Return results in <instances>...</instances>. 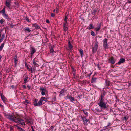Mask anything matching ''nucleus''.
<instances>
[{"label":"nucleus","instance_id":"obj_37","mask_svg":"<svg viewBox=\"0 0 131 131\" xmlns=\"http://www.w3.org/2000/svg\"><path fill=\"white\" fill-rule=\"evenodd\" d=\"M91 34L92 36H94L95 35V33L93 31H91Z\"/></svg>","mask_w":131,"mask_h":131},{"label":"nucleus","instance_id":"obj_5","mask_svg":"<svg viewBox=\"0 0 131 131\" xmlns=\"http://www.w3.org/2000/svg\"><path fill=\"white\" fill-rule=\"evenodd\" d=\"M81 117L82 120L84 124L85 125H87L88 124L87 122H88V121L86 118L85 117L82 115L81 116Z\"/></svg>","mask_w":131,"mask_h":131},{"label":"nucleus","instance_id":"obj_52","mask_svg":"<svg viewBox=\"0 0 131 131\" xmlns=\"http://www.w3.org/2000/svg\"><path fill=\"white\" fill-rule=\"evenodd\" d=\"M27 69L28 70H30V69L29 68L28 66L27 67Z\"/></svg>","mask_w":131,"mask_h":131},{"label":"nucleus","instance_id":"obj_42","mask_svg":"<svg viewBox=\"0 0 131 131\" xmlns=\"http://www.w3.org/2000/svg\"><path fill=\"white\" fill-rule=\"evenodd\" d=\"M16 126L18 128V129H21V127H19V126H18V125H16Z\"/></svg>","mask_w":131,"mask_h":131},{"label":"nucleus","instance_id":"obj_14","mask_svg":"<svg viewBox=\"0 0 131 131\" xmlns=\"http://www.w3.org/2000/svg\"><path fill=\"white\" fill-rule=\"evenodd\" d=\"M109 60L111 64H114L115 63V61L112 57L110 58Z\"/></svg>","mask_w":131,"mask_h":131},{"label":"nucleus","instance_id":"obj_13","mask_svg":"<svg viewBox=\"0 0 131 131\" xmlns=\"http://www.w3.org/2000/svg\"><path fill=\"white\" fill-rule=\"evenodd\" d=\"M32 26L35 27L36 29H40V26L36 24H33Z\"/></svg>","mask_w":131,"mask_h":131},{"label":"nucleus","instance_id":"obj_2","mask_svg":"<svg viewBox=\"0 0 131 131\" xmlns=\"http://www.w3.org/2000/svg\"><path fill=\"white\" fill-rule=\"evenodd\" d=\"M99 106L102 109H105L107 108V106L106 103L104 102V101H100L99 102Z\"/></svg>","mask_w":131,"mask_h":131},{"label":"nucleus","instance_id":"obj_24","mask_svg":"<svg viewBox=\"0 0 131 131\" xmlns=\"http://www.w3.org/2000/svg\"><path fill=\"white\" fill-rule=\"evenodd\" d=\"M4 45V43H3L1 44V45L0 46V51H1L2 50Z\"/></svg>","mask_w":131,"mask_h":131},{"label":"nucleus","instance_id":"obj_47","mask_svg":"<svg viewBox=\"0 0 131 131\" xmlns=\"http://www.w3.org/2000/svg\"><path fill=\"white\" fill-rule=\"evenodd\" d=\"M4 30V28L2 29H0V33H1V32H2V31Z\"/></svg>","mask_w":131,"mask_h":131},{"label":"nucleus","instance_id":"obj_16","mask_svg":"<svg viewBox=\"0 0 131 131\" xmlns=\"http://www.w3.org/2000/svg\"><path fill=\"white\" fill-rule=\"evenodd\" d=\"M125 61V60L123 58H122L120 59L119 61L118 62V64H120L121 63H123Z\"/></svg>","mask_w":131,"mask_h":131},{"label":"nucleus","instance_id":"obj_54","mask_svg":"<svg viewBox=\"0 0 131 131\" xmlns=\"http://www.w3.org/2000/svg\"><path fill=\"white\" fill-rule=\"evenodd\" d=\"M27 87L29 89H30L31 88V86H29L28 85L27 86Z\"/></svg>","mask_w":131,"mask_h":131},{"label":"nucleus","instance_id":"obj_17","mask_svg":"<svg viewBox=\"0 0 131 131\" xmlns=\"http://www.w3.org/2000/svg\"><path fill=\"white\" fill-rule=\"evenodd\" d=\"M54 46H52L50 48V51L51 53H53L54 51L53 49Z\"/></svg>","mask_w":131,"mask_h":131},{"label":"nucleus","instance_id":"obj_59","mask_svg":"<svg viewBox=\"0 0 131 131\" xmlns=\"http://www.w3.org/2000/svg\"><path fill=\"white\" fill-rule=\"evenodd\" d=\"M46 99V98H45V99H43V101H46V100H45V99Z\"/></svg>","mask_w":131,"mask_h":131},{"label":"nucleus","instance_id":"obj_40","mask_svg":"<svg viewBox=\"0 0 131 131\" xmlns=\"http://www.w3.org/2000/svg\"><path fill=\"white\" fill-rule=\"evenodd\" d=\"M25 19L26 21H28V22L29 21V19L27 17H26L25 18Z\"/></svg>","mask_w":131,"mask_h":131},{"label":"nucleus","instance_id":"obj_4","mask_svg":"<svg viewBox=\"0 0 131 131\" xmlns=\"http://www.w3.org/2000/svg\"><path fill=\"white\" fill-rule=\"evenodd\" d=\"M15 122L16 123H19L22 125L25 124V123L23 120L20 118H16Z\"/></svg>","mask_w":131,"mask_h":131},{"label":"nucleus","instance_id":"obj_22","mask_svg":"<svg viewBox=\"0 0 131 131\" xmlns=\"http://www.w3.org/2000/svg\"><path fill=\"white\" fill-rule=\"evenodd\" d=\"M3 17L5 18L6 19H8L9 18L8 17L6 13H5L2 15Z\"/></svg>","mask_w":131,"mask_h":131},{"label":"nucleus","instance_id":"obj_57","mask_svg":"<svg viewBox=\"0 0 131 131\" xmlns=\"http://www.w3.org/2000/svg\"><path fill=\"white\" fill-rule=\"evenodd\" d=\"M20 130L21 131H22L23 129L22 128H21V129H20Z\"/></svg>","mask_w":131,"mask_h":131},{"label":"nucleus","instance_id":"obj_28","mask_svg":"<svg viewBox=\"0 0 131 131\" xmlns=\"http://www.w3.org/2000/svg\"><path fill=\"white\" fill-rule=\"evenodd\" d=\"M68 43L69 48H70V49H71L72 48V46L70 42L69 41Z\"/></svg>","mask_w":131,"mask_h":131},{"label":"nucleus","instance_id":"obj_21","mask_svg":"<svg viewBox=\"0 0 131 131\" xmlns=\"http://www.w3.org/2000/svg\"><path fill=\"white\" fill-rule=\"evenodd\" d=\"M5 6L3 8V9H2V10L1 11H0V12L1 13H2V15H3V14L5 13Z\"/></svg>","mask_w":131,"mask_h":131},{"label":"nucleus","instance_id":"obj_58","mask_svg":"<svg viewBox=\"0 0 131 131\" xmlns=\"http://www.w3.org/2000/svg\"><path fill=\"white\" fill-rule=\"evenodd\" d=\"M2 57L1 55H0V61H1V59L2 58Z\"/></svg>","mask_w":131,"mask_h":131},{"label":"nucleus","instance_id":"obj_7","mask_svg":"<svg viewBox=\"0 0 131 131\" xmlns=\"http://www.w3.org/2000/svg\"><path fill=\"white\" fill-rule=\"evenodd\" d=\"M93 111L96 114H98V105H94L93 108Z\"/></svg>","mask_w":131,"mask_h":131},{"label":"nucleus","instance_id":"obj_49","mask_svg":"<svg viewBox=\"0 0 131 131\" xmlns=\"http://www.w3.org/2000/svg\"><path fill=\"white\" fill-rule=\"evenodd\" d=\"M46 22L47 23H49V21L47 19L46 20Z\"/></svg>","mask_w":131,"mask_h":131},{"label":"nucleus","instance_id":"obj_30","mask_svg":"<svg viewBox=\"0 0 131 131\" xmlns=\"http://www.w3.org/2000/svg\"><path fill=\"white\" fill-rule=\"evenodd\" d=\"M29 102H30L28 100H26L25 101L24 104L26 105H27V104H28Z\"/></svg>","mask_w":131,"mask_h":131},{"label":"nucleus","instance_id":"obj_25","mask_svg":"<svg viewBox=\"0 0 131 131\" xmlns=\"http://www.w3.org/2000/svg\"><path fill=\"white\" fill-rule=\"evenodd\" d=\"M24 29L25 30H26L29 32H30L31 31V30L29 28H28L27 27H25L24 28Z\"/></svg>","mask_w":131,"mask_h":131},{"label":"nucleus","instance_id":"obj_10","mask_svg":"<svg viewBox=\"0 0 131 131\" xmlns=\"http://www.w3.org/2000/svg\"><path fill=\"white\" fill-rule=\"evenodd\" d=\"M69 99L71 102H73L75 101V99L74 98L70 95H67L66 97V99Z\"/></svg>","mask_w":131,"mask_h":131},{"label":"nucleus","instance_id":"obj_41","mask_svg":"<svg viewBox=\"0 0 131 131\" xmlns=\"http://www.w3.org/2000/svg\"><path fill=\"white\" fill-rule=\"evenodd\" d=\"M4 21V20H3V19H1L0 20V23L2 24L3 23Z\"/></svg>","mask_w":131,"mask_h":131},{"label":"nucleus","instance_id":"obj_44","mask_svg":"<svg viewBox=\"0 0 131 131\" xmlns=\"http://www.w3.org/2000/svg\"><path fill=\"white\" fill-rule=\"evenodd\" d=\"M67 25L66 24V23H64L63 25V27H67Z\"/></svg>","mask_w":131,"mask_h":131},{"label":"nucleus","instance_id":"obj_31","mask_svg":"<svg viewBox=\"0 0 131 131\" xmlns=\"http://www.w3.org/2000/svg\"><path fill=\"white\" fill-rule=\"evenodd\" d=\"M30 67V70L31 71V72L32 73H33V72H34V69H33L31 67Z\"/></svg>","mask_w":131,"mask_h":131},{"label":"nucleus","instance_id":"obj_36","mask_svg":"<svg viewBox=\"0 0 131 131\" xmlns=\"http://www.w3.org/2000/svg\"><path fill=\"white\" fill-rule=\"evenodd\" d=\"M83 112L86 115H88V113L86 112V111L84 110H83Z\"/></svg>","mask_w":131,"mask_h":131},{"label":"nucleus","instance_id":"obj_15","mask_svg":"<svg viewBox=\"0 0 131 131\" xmlns=\"http://www.w3.org/2000/svg\"><path fill=\"white\" fill-rule=\"evenodd\" d=\"M38 100L36 99H35L33 100V102L34 104V105L35 106H38Z\"/></svg>","mask_w":131,"mask_h":131},{"label":"nucleus","instance_id":"obj_60","mask_svg":"<svg viewBox=\"0 0 131 131\" xmlns=\"http://www.w3.org/2000/svg\"><path fill=\"white\" fill-rule=\"evenodd\" d=\"M11 87L12 88H14V86L13 85H12L11 86Z\"/></svg>","mask_w":131,"mask_h":131},{"label":"nucleus","instance_id":"obj_34","mask_svg":"<svg viewBox=\"0 0 131 131\" xmlns=\"http://www.w3.org/2000/svg\"><path fill=\"white\" fill-rule=\"evenodd\" d=\"M63 29L65 32L68 29V27H63Z\"/></svg>","mask_w":131,"mask_h":131},{"label":"nucleus","instance_id":"obj_6","mask_svg":"<svg viewBox=\"0 0 131 131\" xmlns=\"http://www.w3.org/2000/svg\"><path fill=\"white\" fill-rule=\"evenodd\" d=\"M11 3V0H7L6 1L5 5L7 7L10 9Z\"/></svg>","mask_w":131,"mask_h":131},{"label":"nucleus","instance_id":"obj_18","mask_svg":"<svg viewBox=\"0 0 131 131\" xmlns=\"http://www.w3.org/2000/svg\"><path fill=\"white\" fill-rule=\"evenodd\" d=\"M5 34H3L2 35V37L0 39V43L1 42H2L3 41V40H4L5 38Z\"/></svg>","mask_w":131,"mask_h":131},{"label":"nucleus","instance_id":"obj_61","mask_svg":"<svg viewBox=\"0 0 131 131\" xmlns=\"http://www.w3.org/2000/svg\"><path fill=\"white\" fill-rule=\"evenodd\" d=\"M98 31V28H97L96 29V31Z\"/></svg>","mask_w":131,"mask_h":131},{"label":"nucleus","instance_id":"obj_32","mask_svg":"<svg viewBox=\"0 0 131 131\" xmlns=\"http://www.w3.org/2000/svg\"><path fill=\"white\" fill-rule=\"evenodd\" d=\"M40 90L42 91H46V89L41 87H40Z\"/></svg>","mask_w":131,"mask_h":131},{"label":"nucleus","instance_id":"obj_3","mask_svg":"<svg viewBox=\"0 0 131 131\" xmlns=\"http://www.w3.org/2000/svg\"><path fill=\"white\" fill-rule=\"evenodd\" d=\"M94 46V47L92 49V52L93 53L96 52L97 50L98 47V43L97 42L95 43Z\"/></svg>","mask_w":131,"mask_h":131},{"label":"nucleus","instance_id":"obj_12","mask_svg":"<svg viewBox=\"0 0 131 131\" xmlns=\"http://www.w3.org/2000/svg\"><path fill=\"white\" fill-rule=\"evenodd\" d=\"M105 96V94L104 93H102L101 94L100 98V101H104V98Z\"/></svg>","mask_w":131,"mask_h":131},{"label":"nucleus","instance_id":"obj_46","mask_svg":"<svg viewBox=\"0 0 131 131\" xmlns=\"http://www.w3.org/2000/svg\"><path fill=\"white\" fill-rule=\"evenodd\" d=\"M56 11L57 12V13L59 11V9L58 8H56Z\"/></svg>","mask_w":131,"mask_h":131},{"label":"nucleus","instance_id":"obj_48","mask_svg":"<svg viewBox=\"0 0 131 131\" xmlns=\"http://www.w3.org/2000/svg\"><path fill=\"white\" fill-rule=\"evenodd\" d=\"M10 25L12 28H13L14 26V25H13L12 23L10 24Z\"/></svg>","mask_w":131,"mask_h":131},{"label":"nucleus","instance_id":"obj_53","mask_svg":"<svg viewBox=\"0 0 131 131\" xmlns=\"http://www.w3.org/2000/svg\"><path fill=\"white\" fill-rule=\"evenodd\" d=\"M0 107H3V105L0 104Z\"/></svg>","mask_w":131,"mask_h":131},{"label":"nucleus","instance_id":"obj_29","mask_svg":"<svg viewBox=\"0 0 131 131\" xmlns=\"http://www.w3.org/2000/svg\"><path fill=\"white\" fill-rule=\"evenodd\" d=\"M1 97L2 99V100L4 102V101H5V98L4 97V96H2L1 94Z\"/></svg>","mask_w":131,"mask_h":131},{"label":"nucleus","instance_id":"obj_63","mask_svg":"<svg viewBox=\"0 0 131 131\" xmlns=\"http://www.w3.org/2000/svg\"><path fill=\"white\" fill-rule=\"evenodd\" d=\"M31 128H32V130H34L33 127V126L31 127Z\"/></svg>","mask_w":131,"mask_h":131},{"label":"nucleus","instance_id":"obj_62","mask_svg":"<svg viewBox=\"0 0 131 131\" xmlns=\"http://www.w3.org/2000/svg\"><path fill=\"white\" fill-rule=\"evenodd\" d=\"M64 23H66V24L67 25V21H65V22Z\"/></svg>","mask_w":131,"mask_h":131},{"label":"nucleus","instance_id":"obj_51","mask_svg":"<svg viewBox=\"0 0 131 131\" xmlns=\"http://www.w3.org/2000/svg\"><path fill=\"white\" fill-rule=\"evenodd\" d=\"M54 128V127H53V126H51L50 127V128L51 129H52L53 130V129Z\"/></svg>","mask_w":131,"mask_h":131},{"label":"nucleus","instance_id":"obj_33","mask_svg":"<svg viewBox=\"0 0 131 131\" xmlns=\"http://www.w3.org/2000/svg\"><path fill=\"white\" fill-rule=\"evenodd\" d=\"M64 93V91L62 90L60 91V94H62Z\"/></svg>","mask_w":131,"mask_h":131},{"label":"nucleus","instance_id":"obj_45","mask_svg":"<svg viewBox=\"0 0 131 131\" xmlns=\"http://www.w3.org/2000/svg\"><path fill=\"white\" fill-rule=\"evenodd\" d=\"M33 63L35 65H36L37 64L36 63V62L34 61V60H33Z\"/></svg>","mask_w":131,"mask_h":131},{"label":"nucleus","instance_id":"obj_43","mask_svg":"<svg viewBox=\"0 0 131 131\" xmlns=\"http://www.w3.org/2000/svg\"><path fill=\"white\" fill-rule=\"evenodd\" d=\"M67 16H65V18L64 19V21H67Z\"/></svg>","mask_w":131,"mask_h":131},{"label":"nucleus","instance_id":"obj_26","mask_svg":"<svg viewBox=\"0 0 131 131\" xmlns=\"http://www.w3.org/2000/svg\"><path fill=\"white\" fill-rule=\"evenodd\" d=\"M97 79V78H93L92 79L91 83H93L95 82L96 80Z\"/></svg>","mask_w":131,"mask_h":131},{"label":"nucleus","instance_id":"obj_39","mask_svg":"<svg viewBox=\"0 0 131 131\" xmlns=\"http://www.w3.org/2000/svg\"><path fill=\"white\" fill-rule=\"evenodd\" d=\"M46 91H42L41 93V94L43 95H45V92H46Z\"/></svg>","mask_w":131,"mask_h":131},{"label":"nucleus","instance_id":"obj_55","mask_svg":"<svg viewBox=\"0 0 131 131\" xmlns=\"http://www.w3.org/2000/svg\"><path fill=\"white\" fill-rule=\"evenodd\" d=\"M124 119L126 120H127V118L126 117H124Z\"/></svg>","mask_w":131,"mask_h":131},{"label":"nucleus","instance_id":"obj_20","mask_svg":"<svg viewBox=\"0 0 131 131\" xmlns=\"http://www.w3.org/2000/svg\"><path fill=\"white\" fill-rule=\"evenodd\" d=\"M17 56L16 55L15 58H14V62L16 65L17 63L18 62V60L17 59Z\"/></svg>","mask_w":131,"mask_h":131},{"label":"nucleus","instance_id":"obj_11","mask_svg":"<svg viewBox=\"0 0 131 131\" xmlns=\"http://www.w3.org/2000/svg\"><path fill=\"white\" fill-rule=\"evenodd\" d=\"M36 51L35 49L33 47H31L30 49V54L31 56H32Z\"/></svg>","mask_w":131,"mask_h":131},{"label":"nucleus","instance_id":"obj_38","mask_svg":"<svg viewBox=\"0 0 131 131\" xmlns=\"http://www.w3.org/2000/svg\"><path fill=\"white\" fill-rule=\"evenodd\" d=\"M13 127L11 126L10 128V131H13Z\"/></svg>","mask_w":131,"mask_h":131},{"label":"nucleus","instance_id":"obj_35","mask_svg":"<svg viewBox=\"0 0 131 131\" xmlns=\"http://www.w3.org/2000/svg\"><path fill=\"white\" fill-rule=\"evenodd\" d=\"M51 16L52 17H54L55 16V14L54 13H51Z\"/></svg>","mask_w":131,"mask_h":131},{"label":"nucleus","instance_id":"obj_1","mask_svg":"<svg viewBox=\"0 0 131 131\" xmlns=\"http://www.w3.org/2000/svg\"><path fill=\"white\" fill-rule=\"evenodd\" d=\"M4 115L6 118L9 119L10 121L15 122L16 117L15 116L13 113L10 114L4 113Z\"/></svg>","mask_w":131,"mask_h":131},{"label":"nucleus","instance_id":"obj_23","mask_svg":"<svg viewBox=\"0 0 131 131\" xmlns=\"http://www.w3.org/2000/svg\"><path fill=\"white\" fill-rule=\"evenodd\" d=\"M94 27L92 24H90L89 25V27L87 28L89 29H90L93 28Z\"/></svg>","mask_w":131,"mask_h":131},{"label":"nucleus","instance_id":"obj_9","mask_svg":"<svg viewBox=\"0 0 131 131\" xmlns=\"http://www.w3.org/2000/svg\"><path fill=\"white\" fill-rule=\"evenodd\" d=\"M43 99H45V97H42L41 98L39 101L38 103V106L39 105L40 106L42 105V104L43 101Z\"/></svg>","mask_w":131,"mask_h":131},{"label":"nucleus","instance_id":"obj_8","mask_svg":"<svg viewBox=\"0 0 131 131\" xmlns=\"http://www.w3.org/2000/svg\"><path fill=\"white\" fill-rule=\"evenodd\" d=\"M103 46L106 49L108 48V46L107 44V40L106 38L104 39L103 40Z\"/></svg>","mask_w":131,"mask_h":131},{"label":"nucleus","instance_id":"obj_19","mask_svg":"<svg viewBox=\"0 0 131 131\" xmlns=\"http://www.w3.org/2000/svg\"><path fill=\"white\" fill-rule=\"evenodd\" d=\"M79 52L80 54L81 57H82L84 55L83 50L82 49H81L79 50Z\"/></svg>","mask_w":131,"mask_h":131},{"label":"nucleus","instance_id":"obj_50","mask_svg":"<svg viewBox=\"0 0 131 131\" xmlns=\"http://www.w3.org/2000/svg\"><path fill=\"white\" fill-rule=\"evenodd\" d=\"M23 88H24L25 89L26 88V86L25 85H23L22 86Z\"/></svg>","mask_w":131,"mask_h":131},{"label":"nucleus","instance_id":"obj_64","mask_svg":"<svg viewBox=\"0 0 131 131\" xmlns=\"http://www.w3.org/2000/svg\"><path fill=\"white\" fill-rule=\"evenodd\" d=\"M129 85L131 86V83H129Z\"/></svg>","mask_w":131,"mask_h":131},{"label":"nucleus","instance_id":"obj_56","mask_svg":"<svg viewBox=\"0 0 131 131\" xmlns=\"http://www.w3.org/2000/svg\"><path fill=\"white\" fill-rule=\"evenodd\" d=\"M1 75H0V81L1 80Z\"/></svg>","mask_w":131,"mask_h":131},{"label":"nucleus","instance_id":"obj_27","mask_svg":"<svg viewBox=\"0 0 131 131\" xmlns=\"http://www.w3.org/2000/svg\"><path fill=\"white\" fill-rule=\"evenodd\" d=\"M28 78V77L26 76L25 78H24V83H26L27 79Z\"/></svg>","mask_w":131,"mask_h":131}]
</instances>
